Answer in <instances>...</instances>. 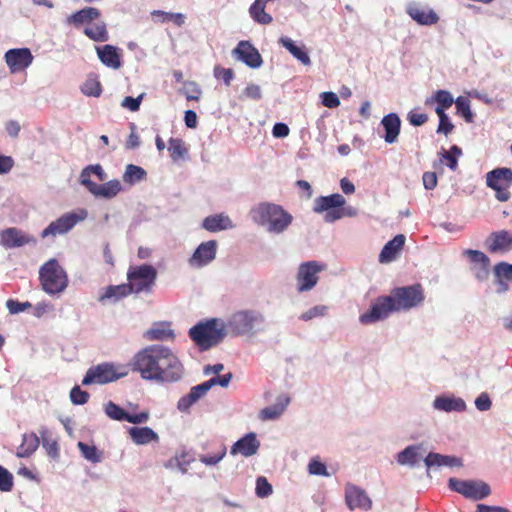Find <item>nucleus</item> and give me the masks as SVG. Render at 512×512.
<instances>
[{
  "instance_id": "f257e3e1",
  "label": "nucleus",
  "mask_w": 512,
  "mask_h": 512,
  "mask_svg": "<svg viewBox=\"0 0 512 512\" xmlns=\"http://www.w3.org/2000/svg\"><path fill=\"white\" fill-rule=\"evenodd\" d=\"M128 366L143 380L174 383L184 374V367L176 354L167 346L148 345L134 354Z\"/></svg>"
},
{
  "instance_id": "f03ea898",
  "label": "nucleus",
  "mask_w": 512,
  "mask_h": 512,
  "mask_svg": "<svg viewBox=\"0 0 512 512\" xmlns=\"http://www.w3.org/2000/svg\"><path fill=\"white\" fill-rule=\"evenodd\" d=\"M425 300L424 288L416 283L409 286L396 287L387 296L378 297L370 309L361 314L359 321L372 324L386 319L391 312L409 311L416 308Z\"/></svg>"
},
{
  "instance_id": "7ed1b4c3",
  "label": "nucleus",
  "mask_w": 512,
  "mask_h": 512,
  "mask_svg": "<svg viewBox=\"0 0 512 512\" xmlns=\"http://www.w3.org/2000/svg\"><path fill=\"white\" fill-rule=\"evenodd\" d=\"M250 214L255 223L265 226L269 232L277 234L284 232L293 220L292 215L282 206L268 202L258 204Z\"/></svg>"
},
{
  "instance_id": "20e7f679",
  "label": "nucleus",
  "mask_w": 512,
  "mask_h": 512,
  "mask_svg": "<svg viewBox=\"0 0 512 512\" xmlns=\"http://www.w3.org/2000/svg\"><path fill=\"white\" fill-rule=\"evenodd\" d=\"M346 199L339 193L328 196H319L313 201V212L323 214V219L327 223L336 222L344 217H354L357 212L354 208L346 207Z\"/></svg>"
},
{
  "instance_id": "39448f33",
  "label": "nucleus",
  "mask_w": 512,
  "mask_h": 512,
  "mask_svg": "<svg viewBox=\"0 0 512 512\" xmlns=\"http://www.w3.org/2000/svg\"><path fill=\"white\" fill-rule=\"evenodd\" d=\"M225 335L224 323L217 318L200 322L189 330L190 338L201 350H208L219 344Z\"/></svg>"
},
{
  "instance_id": "423d86ee",
  "label": "nucleus",
  "mask_w": 512,
  "mask_h": 512,
  "mask_svg": "<svg viewBox=\"0 0 512 512\" xmlns=\"http://www.w3.org/2000/svg\"><path fill=\"white\" fill-rule=\"evenodd\" d=\"M128 367L129 366L115 364L111 362H104L98 365L91 366L87 370L84 378L82 379V385H104L110 382L117 381L118 379L128 375Z\"/></svg>"
},
{
  "instance_id": "0eeeda50",
  "label": "nucleus",
  "mask_w": 512,
  "mask_h": 512,
  "mask_svg": "<svg viewBox=\"0 0 512 512\" xmlns=\"http://www.w3.org/2000/svg\"><path fill=\"white\" fill-rule=\"evenodd\" d=\"M42 289L48 294L63 292L68 285L66 272L55 259L47 261L39 271Z\"/></svg>"
},
{
  "instance_id": "6e6552de",
  "label": "nucleus",
  "mask_w": 512,
  "mask_h": 512,
  "mask_svg": "<svg viewBox=\"0 0 512 512\" xmlns=\"http://www.w3.org/2000/svg\"><path fill=\"white\" fill-rule=\"evenodd\" d=\"M157 279V270L149 264L131 266L127 272V280L132 293H150Z\"/></svg>"
},
{
  "instance_id": "1a4fd4ad",
  "label": "nucleus",
  "mask_w": 512,
  "mask_h": 512,
  "mask_svg": "<svg viewBox=\"0 0 512 512\" xmlns=\"http://www.w3.org/2000/svg\"><path fill=\"white\" fill-rule=\"evenodd\" d=\"M486 184L495 191V197L500 202L510 199L509 189L512 186V169L507 167L496 168L486 174Z\"/></svg>"
},
{
  "instance_id": "9d476101",
  "label": "nucleus",
  "mask_w": 512,
  "mask_h": 512,
  "mask_svg": "<svg viewBox=\"0 0 512 512\" xmlns=\"http://www.w3.org/2000/svg\"><path fill=\"white\" fill-rule=\"evenodd\" d=\"M326 267V264L314 260L301 263L296 275L298 292L313 289L318 283V274L324 271Z\"/></svg>"
},
{
  "instance_id": "9b49d317",
  "label": "nucleus",
  "mask_w": 512,
  "mask_h": 512,
  "mask_svg": "<svg viewBox=\"0 0 512 512\" xmlns=\"http://www.w3.org/2000/svg\"><path fill=\"white\" fill-rule=\"evenodd\" d=\"M448 485L451 490L473 500L484 499L491 493L490 486L482 481L450 478Z\"/></svg>"
},
{
  "instance_id": "f8f14e48",
  "label": "nucleus",
  "mask_w": 512,
  "mask_h": 512,
  "mask_svg": "<svg viewBox=\"0 0 512 512\" xmlns=\"http://www.w3.org/2000/svg\"><path fill=\"white\" fill-rule=\"evenodd\" d=\"M87 217V211L80 209L78 212H69L55 221L51 222L42 233L41 237L46 238L48 236H57L65 234L70 231L78 222L84 220Z\"/></svg>"
},
{
  "instance_id": "ddd939ff",
  "label": "nucleus",
  "mask_w": 512,
  "mask_h": 512,
  "mask_svg": "<svg viewBox=\"0 0 512 512\" xmlns=\"http://www.w3.org/2000/svg\"><path fill=\"white\" fill-rule=\"evenodd\" d=\"M264 317L255 311H239L232 315L229 321V327L237 335L248 334L253 332L256 324L262 323Z\"/></svg>"
},
{
  "instance_id": "4468645a",
  "label": "nucleus",
  "mask_w": 512,
  "mask_h": 512,
  "mask_svg": "<svg viewBox=\"0 0 512 512\" xmlns=\"http://www.w3.org/2000/svg\"><path fill=\"white\" fill-rule=\"evenodd\" d=\"M4 59L11 73H17L28 68L34 57L28 48H14L5 53Z\"/></svg>"
},
{
  "instance_id": "2eb2a0df",
  "label": "nucleus",
  "mask_w": 512,
  "mask_h": 512,
  "mask_svg": "<svg viewBox=\"0 0 512 512\" xmlns=\"http://www.w3.org/2000/svg\"><path fill=\"white\" fill-rule=\"evenodd\" d=\"M105 414L112 420L127 421L132 424L146 423L149 419V413L146 411L138 414H129L113 401H108L104 406Z\"/></svg>"
},
{
  "instance_id": "dca6fc26",
  "label": "nucleus",
  "mask_w": 512,
  "mask_h": 512,
  "mask_svg": "<svg viewBox=\"0 0 512 512\" xmlns=\"http://www.w3.org/2000/svg\"><path fill=\"white\" fill-rule=\"evenodd\" d=\"M464 254L473 263L472 271L477 280L483 282L486 281L490 275V259L482 251L467 249Z\"/></svg>"
},
{
  "instance_id": "f3484780",
  "label": "nucleus",
  "mask_w": 512,
  "mask_h": 512,
  "mask_svg": "<svg viewBox=\"0 0 512 512\" xmlns=\"http://www.w3.org/2000/svg\"><path fill=\"white\" fill-rule=\"evenodd\" d=\"M486 246L490 253H506L512 250V232L499 230L490 233L486 239Z\"/></svg>"
},
{
  "instance_id": "a211bd4d",
  "label": "nucleus",
  "mask_w": 512,
  "mask_h": 512,
  "mask_svg": "<svg viewBox=\"0 0 512 512\" xmlns=\"http://www.w3.org/2000/svg\"><path fill=\"white\" fill-rule=\"evenodd\" d=\"M232 53L251 68H258L263 62L258 50L248 41H240Z\"/></svg>"
},
{
  "instance_id": "6ab92c4d",
  "label": "nucleus",
  "mask_w": 512,
  "mask_h": 512,
  "mask_svg": "<svg viewBox=\"0 0 512 512\" xmlns=\"http://www.w3.org/2000/svg\"><path fill=\"white\" fill-rule=\"evenodd\" d=\"M216 249L217 243L215 240H209L201 243L190 258V265L194 267H202L209 264L216 257Z\"/></svg>"
},
{
  "instance_id": "aec40b11",
  "label": "nucleus",
  "mask_w": 512,
  "mask_h": 512,
  "mask_svg": "<svg viewBox=\"0 0 512 512\" xmlns=\"http://www.w3.org/2000/svg\"><path fill=\"white\" fill-rule=\"evenodd\" d=\"M345 500L349 509L356 508L368 510L372 502L366 492L355 485L348 484L345 488Z\"/></svg>"
},
{
  "instance_id": "412c9836",
  "label": "nucleus",
  "mask_w": 512,
  "mask_h": 512,
  "mask_svg": "<svg viewBox=\"0 0 512 512\" xmlns=\"http://www.w3.org/2000/svg\"><path fill=\"white\" fill-rule=\"evenodd\" d=\"M1 244L5 248L21 247L29 243H35L36 240L29 235L24 234L17 228H7L0 234Z\"/></svg>"
},
{
  "instance_id": "4be33fe9",
  "label": "nucleus",
  "mask_w": 512,
  "mask_h": 512,
  "mask_svg": "<svg viewBox=\"0 0 512 512\" xmlns=\"http://www.w3.org/2000/svg\"><path fill=\"white\" fill-rule=\"evenodd\" d=\"M260 443L254 433H249L239 439L231 447V455L241 454L244 457H250L257 453Z\"/></svg>"
},
{
  "instance_id": "5701e85b",
  "label": "nucleus",
  "mask_w": 512,
  "mask_h": 512,
  "mask_svg": "<svg viewBox=\"0 0 512 512\" xmlns=\"http://www.w3.org/2000/svg\"><path fill=\"white\" fill-rule=\"evenodd\" d=\"M453 95L447 90H437L425 100L426 106L435 105L436 114H444L454 104Z\"/></svg>"
},
{
  "instance_id": "b1692460",
  "label": "nucleus",
  "mask_w": 512,
  "mask_h": 512,
  "mask_svg": "<svg viewBox=\"0 0 512 512\" xmlns=\"http://www.w3.org/2000/svg\"><path fill=\"white\" fill-rule=\"evenodd\" d=\"M381 124L384 128V140L388 144H393L397 141L400 134L401 120L396 113H389L385 115Z\"/></svg>"
},
{
  "instance_id": "393cba45",
  "label": "nucleus",
  "mask_w": 512,
  "mask_h": 512,
  "mask_svg": "<svg viewBox=\"0 0 512 512\" xmlns=\"http://www.w3.org/2000/svg\"><path fill=\"white\" fill-rule=\"evenodd\" d=\"M408 15L420 25H433L439 21L436 12L429 8H423L413 4L407 8Z\"/></svg>"
},
{
  "instance_id": "a878e982",
  "label": "nucleus",
  "mask_w": 512,
  "mask_h": 512,
  "mask_svg": "<svg viewBox=\"0 0 512 512\" xmlns=\"http://www.w3.org/2000/svg\"><path fill=\"white\" fill-rule=\"evenodd\" d=\"M208 391L209 386L205 382L192 387L187 395L179 399L177 403V408L181 412H188L191 406L195 404L203 396H205Z\"/></svg>"
},
{
  "instance_id": "bb28decb",
  "label": "nucleus",
  "mask_w": 512,
  "mask_h": 512,
  "mask_svg": "<svg viewBox=\"0 0 512 512\" xmlns=\"http://www.w3.org/2000/svg\"><path fill=\"white\" fill-rule=\"evenodd\" d=\"M405 244V236L403 234L396 235L392 240L388 241L379 254L380 263H389L393 261Z\"/></svg>"
},
{
  "instance_id": "cd10ccee",
  "label": "nucleus",
  "mask_w": 512,
  "mask_h": 512,
  "mask_svg": "<svg viewBox=\"0 0 512 512\" xmlns=\"http://www.w3.org/2000/svg\"><path fill=\"white\" fill-rule=\"evenodd\" d=\"M97 54L101 62L107 67L119 69L121 67V55L118 49L113 45H104L97 47Z\"/></svg>"
},
{
  "instance_id": "c85d7f7f",
  "label": "nucleus",
  "mask_w": 512,
  "mask_h": 512,
  "mask_svg": "<svg viewBox=\"0 0 512 512\" xmlns=\"http://www.w3.org/2000/svg\"><path fill=\"white\" fill-rule=\"evenodd\" d=\"M131 440L137 445H146L151 442H158V434L150 427H131L128 430Z\"/></svg>"
},
{
  "instance_id": "c756f323",
  "label": "nucleus",
  "mask_w": 512,
  "mask_h": 512,
  "mask_svg": "<svg viewBox=\"0 0 512 512\" xmlns=\"http://www.w3.org/2000/svg\"><path fill=\"white\" fill-rule=\"evenodd\" d=\"M101 15V12L98 8L95 7H85L67 18V22L69 24H73L75 27H79L84 23H89L94 20H97Z\"/></svg>"
},
{
  "instance_id": "7c9ffc66",
  "label": "nucleus",
  "mask_w": 512,
  "mask_h": 512,
  "mask_svg": "<svg viewBox=\"0 0 512 512\" xmlns=\"http://www.w3.org/2000/svg\"><path fill=\"white\" fill-rule=\"evenodd\" d=\"M424 463L427 468H431L433 466H449V467H460L462 466V461L460 458L455 456H447L441 455L439 453L430 452L425 458Z\"/></svg>"
},
{
  "instance_id": "2f4dec72",
  "label": "nucleus",
  "mask_w": 512,
  "mask_h": 512,
  "mask_svg": "<svg viewBox=\"0 0 512 512\" xmlns=\"http://www.w3.org/2000/svg\"><path fill=\"white\" fill-rule=\"evenodd\" d=\"M433 406L437 410L451 412V411H464L466 404L461 398L440 396L436 397L433 402Z\"/></svg>"
},
{
  "instance_id": "473e14b6",
  "label": "nucleus",
  "mask_w": 512,
  "mask_h": 512,
  "mask_svg": "<svg viewBox=\"0 0 512 512\" xmlns=\"http://www.w3.org/2000/svg\"><path fill=\"white\" fill-rule=\"evenodd\" d=\"M122 190V185L119 180L113 179L103 184H97L92 192L95 197L105 199H112Z\"/></svg>"
},
{
  "instance_id": "72a5a7b5",
  "label": "nucleus",
  "mask_w": 512,
  "mask_h": 512,
  "mask_svg": "<svg viewBox=\"0 0 512 512\" xmlns=\"http://www.w3.org/2000/svg\"><path fill=\"white\" fill-rule=\"evenodd\" d=\"M203 228L210 232H217L232 227L231 220L228 216L216 214L208 216L204 219Z\"/></svg>"
},
{
  "instance_id": "f704fd0d",
  "label": "nucleus",
  "mask_w": 512,
  "mask_h": 512,
  "mask_svg": "<svg viewBox=\"0 0 512 512\" xmlns=\"http://www.w3.org/2000/svg\"><path fill=\"white\" fill-rule=\"evenodd\" d=\"M279 42L303 65L309 66L311 64L310 57H309L308 53L305 51L304 46H297L294 43V41L288 37L280 38Z\"/></svg>"
},
{
  "instance_id": "c9c22d12",
  "label": "nucleus",
  "mask_w": 512,
  "mask_h": 512,
  "mask_svg": "<svg viewBox=\"0 0 512 512\" xmlns=\"http://www.w3.org/2000/svg\"><path fill=\"white\" fill-rule=\"evenodd\" d=\"M290 399L287 396H280L277 402L269 407H265L260 411V418L262 420H273L278 418L286 409Z\"/></svg>"
},
{
  "instance_id": "e433bc0d",
  "label": "nucleus",
  "mask_w": 512,
  "mask_h": 512,
  "mask_svg": "<svg viewBox=\"0 0 512 512\" xmlns=\"http://www.w3.org/2000/svg\"><path fill=\"white\" fill-rule=\"evenodd\" d=\"M84 34L91 40L96 42H106L109 34L104 22H98L84 28Z\"/></svg>"
},
{
  "instance_id": "4c0bfd02",
  "label": "nucleus",
  "mask_w": 512,
  "mask_h": 512,
  "mask_svg": "<svg viewBox=\"0 0 512 512\" xmlns=\"http://www.w3.org/2000/svg\"><path fill=\"white\" fill-rule=\"evenodd\" d=\"M145 337L150 341H164L173 339V331L165 324H157L150 328Z\"/></svg>"
},
{
  "instance_id": "58836bf2",
  "label": "nucleus",
  "mask_w": 512,
  "mask_h": 512,
  "mask_svg": "<svg viewBox=\"0 0 512 512\" xmlns=\"http://www.w3.org/2000/svg\"><path fill=\"white\" fill-rule=\"evenodd\" d=\"M147 176V172L140 166L134 164H128L123 173V181L129 185H134L135 183L145 179Z\"/></svg>"
},
{
  "instance_id": "ea45409f",
  "label": "nucleus",
  "mask_w": 512,
  "mask_h": 512,
  "mask_svg": "<svg viewBox=\"0 0 512 512\" xmlns=\"http://www.w3.org/2000/svg\"><path fill=\"white\" fill-rule=\"evenodd\" d=\"M421 447L420 446H408L403 451L398 454L397 461L401 465H411L414 466L418 460L421 458V454L419 453Z\"/></svg>"
},
{
  "instance_id": "a19ab883",
  "label": "nucleus",
  "mask_w": 512,
  "mask_h": 512,
  "mask_svg": "<svg viewBox=\"0 0 512 512\" xmlns=\"http://www.w3.org/2000/svg\"><path fill=\"white\" fill-rule=\"evenodd\" d=\"M129 294H132V290L130 288V285L127 284H120V285H110L106 288L105 292L101 297L99 298L100 301H104L106 299H121Z\"/></svg>"
},
{
  "instance_id": "79ce46f5",
  "label": "nucleus",
  "mask_w": 512,
  "mask_h": 512,
  "mask_svg": "<svg viewBox=\"0 0 512 512\" xmlns=\"http://www.w3.org/2000/svg\"><path fill=\"white\" fill-rule=\"evenodd\" d=\"M40 438L35 434L24 435L22 444L20 446L19 457H28L33 454L39 447Z\"/></svg>"
},
{
  "instance_id": "37998d69",
  "label": "nucleus",
  "mask_w": 512,
  "mask_h": 512,
  "mask_svg": "<svg viewBox=\"0 0 512 512\" xmlns=\"http://www.w3.org/2000/svg\"><path fill=\"white\" fill-rule=\"evenodd\" d=\"M168 144L170 157L174 162L183 159L187 155L188 149L181 138H170Z\"/></svg>"
},
{
  "instance_id": "c03bdc74",
  "label": "nucleus",
  "mask_w": 512,
  "mask_h": 512,
  "mask_svg": "<svg viewBox=\"0 0 512 512\" xmlns=\"http://www.w3.org/2000/svg\"><path fill=\"white\" fill-rule=\"evenodd\" d=\"M456 105L457 113L460 114L466 122L471 123L473 121V113L470 108V100L467 97L459 96L454 100Z\"/></svg>"
},
{
  "instance_id": "a18cd8bd",
  "label": "nucleus",
  "mask_w": 512,
  "mask_h": 512,
  "mask_svg": "<svg viewBox=\"0 0 512 512\" xmlns=\"http://www.w3.org/2000/svg\"><path fill=\"white\" fill-rule=\"evenodd\" d=\"M42 446L46 449L47 453L55 458L59 454V445L57 441L48 435L46 429L40 431Z\"/></svg>"
},
{
  "instance_id": "49530a36",
  "label": "nucleus",
  "mask_w": 512,
  "mask_h": 512,
  "mask_svg": "<svg viewBox=\"0 0 512 512\" xmlns=\"http://www.w3.org/2000/svg\"><path fill=\"white\" fill-rule=\"evenodd\" d=\"M77 446L85 459L93 463H97L101 460V457L95 446L88 445L84 442H78Z\"/></svg>"
},
{
  "instance_id": "de8ad7c7",
  "label": "nucleus",
  "mask_w": 512,
  "mask_h": 512,
  "mask_svg": "<svg viewBox=\"0 0 512 512\" xmlns=\"http://www.w3.org/2000/svg\"><path fill=\"white\" fill-rule=\"evenodd\" d=\"M82 92L87 96H100L102 92L101 84L96 79H87L82 86Z\"/></svg>"
},
{
  "instance_id": "09e8293b",
  "label": "nucleus",
  "mask_w": 512,
  "mask_h": 512,
  "mask_svg": "<svg viewBox=\"0 0 512 512\" xmlns=\"http://www.w3.org/2000/svg\"><path fill=\"white\" fill-rule=\"evenodd\" d=\"M89 393L82 390L79 386H74L70 391L71 402L75 405H84L89 400Z\"/></svg>"
},
{
  "instance_id": "8fccbe9b",
  "label": "nucleus",
  "mask_w": 512,
  "mask_h": 512,
  "mask_svg": "<svg viewBox=\"0 0 512 512\" xmlns=\"http://www.w3.org/2000/svg\"><path fill=\"white\" fill-rule=\"evenodd\" d=\"M153 16H159L162 18V21H173L178 26L184 24L185 17L181 13H169L161 10H155L152 12Z\"/></svg>"
},
{
  "instance_id": "3c124183",
  "label": "nucleus",
  "mask_w": 512,
  "mask_h": 512,
  "mask_svg": "<svg viewBox=\"0 0 512 512\" xmlns=\"http://www.w3.org/2000/svg\"><path fill=\"white\" fill-rule=\"evenodd\" d=\"M495 278H505L512 281V264L507 262H499L494 266Z\"/></svg>"
},
{
  "instance_id": "603ef678",
  "label": "nucleus",
  "mask_w": 512,
  "mask_h": 512,
  "mask_svg": "<svg viewBox=\"0 0 512 512\" xmlns=\"http://www.w3.org/2000/svg\"><path fill=\"white\" fill-rule=\"evenodd\" d=\"M13 488V475L4 467L0 466V491L10 492Z\"/></svg>"
},
{
  "instance_id": "864d4df0",
  "label": "nucleus",
  "mask_w": 512,
  "mask_h": 512,
  "mask_svg": "<svg viewBox=\"0 0 512 512\" xmlns=\"http://www.w3.org/2000/svg\"><path fill=\"white\" fill-rule=\"evenodd\" d=\"M438 118H439V125L437 127V130L436 132L438 134H444V135H448L450 134L453 130H454V125L453 123L450 121L448 115L446 113L444 114H437Z\"/></svg>"
},
{
  "instance_id": "5fc2aeb1",
  "label": "nucleus",
  "mask_w": 512,
  "mask_h": 512,
  "mask_svg": "<svg viewBox=\"0 0 512 512\" xmlns=\"http://www.w3.org/2000/svg\"><path fill=\"white\" fill-rule=\"evenodd\" d=\"M272 486L265 477H258L256 481V495L264 498L272 494Z\"/></svg>"
},
{
  "instance_id": "6e6d98bb",
  "label": "nucleus",
  "mask_w": 512,
  "mask_h": 512,
  "mask_svg": "<svg viewBox=\"0 0 512 512\" xmlns=\"http://www.w3.org/2000/svg\"><path fill=\"white\" fill-rule=\"evenodd\" d=\"M428 119L429 117L426 113H420L417 109H413L407 114V120L415 127L424 125Z\"/></svg>"
},
{
  "instance_id": "4d7b16f0",
  "label": "nucleus",
  "mask_w": 512,
  "mask_h": 512,
  "mask_svg": "<svg viewBox=\"0 0 512 512\" xmlns=\"http://www.w3.org/2000/svg\"><path fill=\"white\" fill-rule=\"evenodd\" d=\"M226 455V447L221 446L220 449L213 455H202L200 461L206 465H215L220 462Z\"/></svg>"
},
{
  "instance_id": "13d9d810",
  "label": "nucleus",
  "mask_w": 512,
  "mask_h": 512,
  "mask_svg": "<svg viewBox=\"0 0 512 512\" xmlns=\"http://www.w3.org/2000/svg\"><path fill=\"white\" fill-rule=\"evenodd\" d=\"M214 76L217 79H222L227 86H230L231 81L234 78V72L231 68L216 66L214 68Z\"/></svg>"
},
{
  "instance_id": "bf43d9fd",
  "label": "nucleus",
  "mask_w": 512,
  "mask_h": 512,
  "mask_svg": "<svg viewBox=\"0 0 512 512\" xmlns=\"http://www.w3.org/2000/svg\"><path fill=\"white\" fill-rule=\"evenodd\" d=\"M326 311H327V307L324 306V305H317V306H314L313 308L307 310L306 312H304L301 316H300V319L303 320V321H309L315 317H320V316H324L326 314Z\"/></svg>"
},
{
  "instance_id": "052dcab7",
  "label": "nucleus",
  "mask_w": 512,
  "mask_h": 512,
  "mask_svg": "<svg viewBox=\"0 0 512 512\" xmlns=\"http://www.w3.org/2000/svg\"><path fill=\"white\" fill-rule=\"evenodd\" d=\"M6 306L10 313L16 314L24 312L25 310L32 307L30 302H19L17 300L9 299L6 302Z\"/></svg>"
},
{
  "instance_id": "680f3d73",
  "label": "nucleus",
  "mask_w": 512,
  "mask_h": 512,
  "mask_svg": "<svg viewBox=\"0 0 512 512\" xmlns=\"http://www.w3.org/2000/svg\"><path fill=\"white\" fill-rule=\"evenodd\" d=\"M308 471L311 475L328 476L325 464L316 459L311 460Z\"/></svg>"
},
{
  "instance_id": "e2e57ef3",
  "label": "nucleus",
  "mask_w": 512,
  "mask_h": 512,
  "mask_svg": "<svg viewBox=\"0 0 512 512\" xmlns=\"http://www.w3.org/2000/svg\"><path fill=\"white\" fill-rule=\"evenodd\" d=\"M91 169L89 168V165L87 167H85L82 171H81V174H80V183L85 186L87 188V190L92 194L95 186H96V183L93 182L90 177H91Z\"/></svg>"
},
{
  "instance_id": "0e129e2a",
  "label": "nucleus",
  "mask_w": 512,
  "mask_h": 512,
  "mask_svg": "<svg viewBox=\"0 0 512 512\" xmlns=\"http://www.w3.org/2000/svg\"><path fill=\"white\" fill-rule=\"evenodd\" d=\"M322 104L327 108H337L340 100L334 92H323L321 94Z\"/></svg>"
},
{
  "instance_id": "69168bd1",
  "label": "nucleus",
  "mask_w": 512,
  "mask_h": 512,
  "mask_svg": "<svg viewBox=\"0 0 512 512\" xmlns=\"http://www.w3.org/2000/svg\"><path fill=\"white\" fill-rule=\"evenodd\" d=\"M231 378H232V374L227 373L223 376L213 377V378L209 379L208 381H205V383L208 384L209 390L215 385H220L221 387H227L231 381Z\"/></svg>"
},
{
  "instance_id": "338daca9",
  "label": "nucleus",
  "mask_w": 512,
  "mask_h": 512,
  "mask_svg": "<svg viewBox=\"0 0 512 512\" xmlns=\"http://www.w3.org/2000/svg\"><path fill=\"white\" fill-rule=\"evenodd\" d=\"M243 95L253 100H259L262 97L261 89L259 85L249 84L243 90Z\"/></svg>"
},
{
  "instance_id": "774afa93",
  "label": "nucleus",
  "mask_w": 512,
  "mask_h": 512,
  "mask_svg": "<svg viewBox=\"0 0 512 512\" xmlns=\"http://www.w3.org/2000/svg\"><path fill=\"white\" fill-rule=\"evenodd\" d=\"M425 189L432 190L437 186L438 180L435 172H425L422 176Z\"/></svg>"
}]
</instances>
